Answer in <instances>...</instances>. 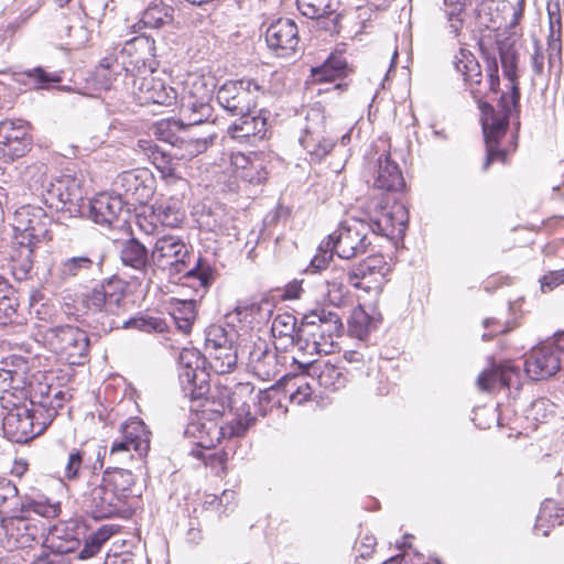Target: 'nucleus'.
<instances>
[{"instance_id":"1","label":"nucleus","mask_w":564,"mask_h":564,"mask_svg":"<svg viewBox=\"0 0 564 564\" xmlns=\"http://www.w3.org/2000/svg\"><path fill=\"white\" fill-rule=\"evenodd\" d=\"M454 66L456 70L464 76V80L468 85L473 97L479 101V109L481 111L480 121L487 150V158L482 170L486 171L492 161L506 160V153L498 149V144L500 139L506 134L510 115L513 110L519 108L520 100L512 104V93L510 95L502 94L499 99L501 110L497 113L490 104L481 101L485 94L482 89L481 67L474 54L466 48H460L459 53L455 56ZM510 90L512 91L511 88Z\"/></svg>"},{"instance_id":"2","label":"nucleus","mask_w":564,"mask_h":564,"mask_svg":"<svg viewBox=\"0 0 564 564\" xmlns=\"http://www.w3.org/2000/svg\"><path fill=\"white\" fill-rule=\"evenodd\" d=\"M50 218L40 206L24 205L13 215L14 237L11 246V270L19 281L25 280L33 268L34 249L46 238Z\"/></svg>"},{"instance_id":"3","label":"nucleus","mask_w":564,"mask_h":564,"mask_svg":"<svg viewBox=\"0 0 564 564\" xmlns=\"http://www.w3.org/2000/svg\"><path fill=\"white\" fill-rule=\"evenodd\" d=\"M6 512L9 517L2 519L0 529L4 538L1 543L9 550L25 549L31 547L34 542L39 543L44 531V528L31 518V513L52 519L59 514L61 505L43 498L25 497L23 503L11 507Z\"/></svg>"},{"instance_id":"4","label":"nucleus","mask_w":564,"mask_h":564,"mask_svg":"<svg viewBox=\"0 0 564 564\" xmlns=\"http://www.w3.org/2000/svg\"><path fill=\"white\" fill-rule=\"evenodd\" d=\"M191 252L184 240L174 235H164L156 238L151 251V262L159 269L170 274L184 273L187 278H195L199 285L208 288L215 281V270L212 265L198 258L192 269L189 265Z\"/></svg>"},{"instance_id":"5","label":"nucleus","mask_w":564,"mask_h":564,"mask_svg":"<svg viewBox=\"0 0 564 564\" xmlns=\"http://www.w3.org/2000/svg\"><path fill=\"white\" fill-rule=\"evenodd\" d=\"M106 454V447L102 448V454L98 451L93 470L83 474V480L76 488L82 510L96 520L124 517L127 513L126 502L106 486L96 471L97 464L99 469L102 468Z\"/></svg>"},{"instance_id":"6","label":"nucleus","mask_w":564,"mask_h":564,"mask_svg":"<svg viewBox=\"0 0 564 564\" xmlns=\"http://www.w3.org/2000/svg\"><path fill=\"white\" fill-rule=\"evenodd\" d=\"M37 393L31 395L26 404L13 408L4 415L2 430L8 440L13 443H26L42 434L56 416V406L50 401L42 402V409L36 408Z\"/></svg>"},{"instance_id":"7","label":"nucleus","mask_w":564,"mask_h":564,"mask_svg":"<svg viewBox=\"0 0 564 564\" xmlns=\"http://www.w3.org/2000/svg\"><path fill=\"white\" fill-rule=\"evenodd\" d=\"M80 303L87 314L95 317L96 328L109 333L119 328L118 317L124 303V294L119 282L105 279L82 294Z\"/></svg>"},{"instance_id":"8","label":"nucleus","mask_w":564,"mask_h":564,"mask_svg":"<svg viewBox=\"0 0 564 564\" xmlns=\"http://www.w3.org/2000/svg\"><path fill=\"white\" fill-rule=\"evenodd\" d=\"M41 341L58 358L69 365H82L87 356L89 338L74 325H57L39 329Z\"/></svg>"},{"instance_id":"9","label":"nucleus","mask_w":564,"mask_h":564,"mask_svg":"<svg viewBox=\"0 0 564 564\" xmlns=\"http://www.w3.org/2000/svg\"><path fill=\"white\" fill-rule=\"evenodd\" d=\"M105 254L94 250L61 259L50 271L46 283L62 288L73 281L95 279L102 273Z\"/></svg>"},{"instance_id":"10","label":"nucleus","mask_w":564,"mask_h":564,"mask_svg":"<svg viewBox=\"0 0 564 564\" xmlns=\"http://www.w3.org/2000/svg\"><path fill=\"white\" fill-rule=\"evenodd\" d=\"M238 332L221 325H209L205 329V351L209 356L210 368L216 373L232 371L241 358L237 346Z\"/></svg>"},{"instance_id":"11","label":"nucleus","mask_w":564,"mask_h":564,"mask_svg":"<svg viewBox=\"0 0 564 564\" xmlns=\"http://www.w3.org/2000/svg\"><path fill=\"white\" fill-rule=\"evenodd\" d=\"M265 88L257 79L243 77L238 80H227L216 94L219 106L231 116L249 115L264 96Z\"/></svg>"},{"instance_id":"12","label":"nucleus","mask_w":564,"mask_h":564,"mask_svg":"<svg viewBox=\"0 0 564 564\" xmlns=\"http://www.w3.org/2000/svg\"><path fill=\"white\" fill-rule=\"evenodd\" d=\"M370 227L360 219H348L328 236L326 248L330 250L329 258L336 253L341 259H351L367 251Z\"/></svg>"},{"instance_id":"13","label":"nucleus","mask_w":564,"mask_h":564,"mask_svg":"<svg viewBox=\"0 0 564 564\" xmlns=\"http://www.w3.org/2000/svg\"><path fill=\"white\" fill-rule=\"evenodd\" d=\"M212 90L204 78L196 77L186 83L178 97L181 123L196 126L208 121L213 116Z\"/></svg>"},{"instance_id":"14","label":"nucleus","mask_w":564,"mask_h":564,"mask_svg":"<svg viewBox=\"0 0 564 564\" xmlns=\"http://www.w3.org/2000/svg\"><path fill=\"white\" fill-rule=\"evenodd\" d=\"M205 358L197 349L185 348L178 357V380L182 393L192 401L209 392V373L204 368Z\"/></svg>"},{"instance_id":"15","label":"nucleus","mask_w":564,"mask_h":564,"mask_svg":"<svg viewBox=\"0 0 564 564\" xmlns=\"http://www.w3.org/2000/svg\"><path fill=\"white\" fill-rule=\"evenodd\" d=\"M256 423V416L247 412L246 416L238 417L225 426H219L213 421L192 422L185 433L198 438L197 444L203 448L215 447L221 438L241 437Z\"/></svg>"},{"instance_id":"16","label":"nucleus","mask_w":564,"mask_h":564,"mask_svg":"<svg viewBox=\"0 0 564 564\" xmlns=\"http://www.w3.org/2000/svg\"><path fill=\"white\" fill-rule=\"evenodd\" d=\"M304 321L310 332H303L304 335L315 340L317 355H329L336 348V338L340 335L343 323L336 312L325 308L316 310L304 315Z\"/></svg>"},{"instance_id":"17","label":"nucleus","mask_w":564,"mask_h":564,"mask_svg":"<svg viewBox=\"0 0 564 564\" xmlns=\"http://www.w3.org/2000/svg\"><path fill=\"white\" fill-rule=\"evenodd\" d=\"M44 202L51 208L67 212L70 216L85 215L84 192L78 181L70 176L50 182Z\"/></svg>"},{"instance_id":"18","label":"nucleus","mask_w":564,"mask_h":564,"mask_svg":"<svg viewBox=\"0 0 564 564\" xmlns=\"http://www.w3.org/2000/svg\"><path fill=\"white\" fill-rule=\"evenodd\" d=\"M155 178L147 169L124 171L113 181L115 192L126 204L145 205L154 194Z\"/></svg>"},{"instance_id":"19","label":"nucleus","mask_w":564,"mask_h":564,"mask_svg":"<svg viewBox=\"0 0 564 564\" xmlns=\"http://www.w3.org/2000/svg\"><path fill=\"white\" fill-rule=\"evenodd\" d=\"M408 219L404 205L394 203L391 206H377L367 225L370 227V232L394 239L404 235Z\"/></svg>"},{"instance_id":"20","label":"nucleus","mask_w":564,"mask_h":564,"mask_svg":"<svg viewBox=\"0 0 564 564\" xmlns=\"http://www.w3.org/2000/svg\"><path fill=\"white\" fill-rule=\"evenodd\" d=\"M561 356L551 344L532 348L524 360V371L534 381L550 379L561 370Z\"/></svg>"},{"instance_id":"21","label":"nucleus","mask_w":564,"mask_h":564,"mask_svg":"<svg viewBox=\"0 0 564 564\" xmlns=\"http://www.w3.org/2000/svg\"><path fill=\"white\" fill-rule=\"evenodd\" d=\"M32 144L30 126L22 120H4L0 122V148L3 156L10 160L24 156Z\"/></svg>"},{"instance_id":"22","label":"nucleus","mask_w":564,"mask_h":564,"mask_svg":"<svg viewBox=\"0 0 564 564\" xmlns=\"http://www.w3.org/2000/svg\"><path fill=\"white\" fill-rule=\"evenodd\" d=\"M265 42L278 57L293 55L300 42L297 25L290 19L272 22L265 31Z\"/></svg>"},{"instance_id":"23","label":"nucleus","mask_w":564,"mask_h":564,"mask_svg":"<svg viewBox=\"0 0 564 564\" xmlns=\"http://www.w3.org/2000/svg\"><path fill=\"white\" fill-rule=\"evenodd\" d=\"M269 111L260 109L258 115L239 116L240 118L228 128V135L241 143L248 145H257L263 141L268 132Z\"/></svg>"},{"instance_id":"24","label":"nucleus","mask_w":564,"mask_h":564,"mask_svg":"<svg viewBox=\"0 0 564 564\" xmlns=\"http://www.w3.org/2000/svg\"><path fill=\"white\" fill-rule=\"evenodd\" d=\"M124 202L117 193H100L85 204V215L94 223L112 227L119 221Z\"/></svg>"},{"instance_id":"25","label":"nucleus","mask_w":564,"mask_h":564,"mask_svg":"<svg viewBox=\"0 0 564 564\" xmlns=\"http://www.w3.org/2000/svg\"><path fill=\"white\" fill-rule=\"evenodd\" d=\"M241 358L246 356L247 365L251 371L262 380L275 377L276 354L270 349L265 340L258 339L250 345L240 348Z\"/></svg>"},{"instance_id":"26","label":"nucleus","mask_w":564,"mask_h":564,"mask_svg":"<svg viewBox=\"0 0 564 564\" xmlns=\"http://www.w3.org/2000/svg\"><path fill=\"white\" fill-rule=\"evenodd\" d=\"M135 95L141 104H158L172 106L177 102L178 94L175 88L167 86L162 79L148 75L137 77L133 82Z\"/></svg>"},{"instance_id":"27","label":"nucleus","mask_w":564,"mask_h":564,"mask_svg":"<svg viewBox=\"0 0 564 564\" xmlns=\"http://www.w3.org/2000/svg\"><path fill=\"white\" fill-rule=\"evenodd\" d=\"M336 137L326 129L323 118L311 123L305 128L301 137V145L310 154L312 161L323 160L334 148Z\"/></svg>"},{"instance_id":"28","label":"nucleus","mask_w":564,"mask_h":564,"mask_svg":"<svg viewBox=\"0 0 564 564\" xmlns=\"http://www.w3.org/2000/svg\"><path fill=\"white\" fill-rule=\"evenodd\" d=\"M477 387L485 392H492L497 388H519L520 369L510 364H502L484 370L477 378Z\"/></svg>"},{"instance_id":"29","label":"nucleus","mask_w":564,"mask_h":564,"mask_svg":"<svg viewBox=\"0 0 564 564\" xmlns=\"http://www.w3.org/2000/svg\"><path fill=\"white\" fill-rule=\"evenodd\" d=\"M404 186L405 182L398 163L391 159L389 152H382L377 159L373 187L384 192H398Z\"/></svg>"},{"instance_id":"30","label":"nucleus","mask_w":564,"mask_h":564,"mask_svg":"<svg viewBox=\"0 0 564 564\" xmlns=\"http://www.w3.org/2000/svg\"><path fill=\"white\" fill-rule=\"evenodd\" d=\"M294 364L302 370H307L317 377L319 386L329 390H338L345 387L346 378L339 367L329 361L317 362L316 360H299L294 358Z\"/></svg>"},{"instance_id":"31","label":"nucleus","mask_w":564,"mask_h":564,"mask_svg":"<svg viewBox=\"0 0 564 564\" xmlns=\"http://www.w3.org/2000/svg\"><path fill=\"white\" fill-rule=\"evenodd\" d=\"M80 546V540L66 523L54 525L46 539L43 542L42 547L54 552L58 555L69 556L70 553L76 552Z\"/></svg>"},{"instance_id":"32","label":"nucleus","mask_w":564,"mask_h":564,"mask_svg":"<svg viewBox=\"0 0 564 564\" xmlns=\"http://www.w3.org/2000/svg\"><path fill=\"white\" fill-rule=\"evenodd\" d=\"M121 437L116 440L123 443L129 449H133L139 456L145 455L150 449V432L140 420L128 421L121 430Z\"/></svg>"},{"instance_id":"33","label":"nucleus","mask_w":564,"mask_h":564,"mask_svg":"<svg viewBox=\"0 0 564 564\" xmlns=\"http://www.w3.org/2000/svg\"><path fill=\"white\" fill-rule=\"evenodd\" d=\"M100 479L127 503V498L135 484V477L131 470L119 466H108Z\"/></svg>"},{"instance_id":"34","label":"nucleus","mask_w":564,"mask_h":564,"mask_svg":"<svg viewBox=\"0 0 564 564\" xmlns=\"http://www.w3.org/2000/svg\"><path fill=\"white\" fill-rule=\"evenodd\" d=\"M152 213L163 226L175 228L185 219L183 204L178 198L169 197L158 200L152 206Z\"/></svg>"},{"instance_id":"35","label":"nucleus","mask_w":564,"mask_h":564,"mask_svg":"<svg viewBox=\"0 0 564 564\" xmlns=\"http://www.w3.org/2000/svg\"><path fill=\"white\" fill-rule=\"evenodd\" d=\"M119 254L123 265L140 272H143L151 261L147 247L135 238L123 241Z\"/></svg>"},{"instance_id":"36","label":"nucleus","mask_w":564,"mask_h":564,"mask_svg":"<svg viewBox=\"0 0 564 564\" xmlns=\"http://www.w3.org/2000/svg\"><path fill=\"white\" fill-rule=\"evenodd\" d=\"M499 56L503 76L511 83L512 104L520 99V88L518 83V61L519 55L512 44L499 43Z\"/></svg>"},{"instance_id":"37","label":"nucleus","mask_w":564,"mask_h":564,"mask_svg":"<svg viewBox=\"0 0 564 564\" xmlns=\"http://www.w3.org/2000/svg\"><path fill=\"white\" fill-rule=\"evenodd\" d=\"M344 360L349 366L346 368V371L352 372L358 377H369L376 369L373 354L362 345L358 349L345 351Z\"/></svg>"},{"instance_id":"38","label":"nucleus","mask_w":564,"mask_h":564,"mask_svg":"<svg viewBox=\"0 0 564 564\" xmlns=\"http://www.w3.org/2000/svg\"><path fill=\"white\" fill-rule=\"evenodd\" d=\"M348 63L341 54H332L321 66L312 68L315 82H333L346 76Z\"/></svg>"},{"instance_id":"39","label":"nucleus","mask_w":564,"mask_h":564,"mask_svg":"<svg viewBox=\"0 0 564 564\" xmlns=\"http://www.w3.org/2000/svg\"><path fill=\"white\" fill-rule=\"evenodd\" d=\"M19 300L14 288L0 278V325H7L18 318Z\"/></svg>"},{"instance_id":"40","label":"nucleus","mask_w":564,"mask_h":564,"mask_svg":"<svg viewBox=\"0 0 564 564\" xmlns=\"http://www.w3.org/2000/svg\"><path fill=\"white\" fill-rule=\"evenodd\" d=\"M171 316L177 329L183 334H189L197 317L196 301H177L172 307Z\"/></svg>"},{"instance_id":"41","label":"nucleus","mask_w":564,"mask_h":564,"mask_svg":"<svg viewBox=\"0 0 564 564\" xmlns=\"http://www.w3.org/2000/svg\"><path fill=\"white\" fill-rule=\"evenodd\" d=\"M347 283L356 289H371V284L383 283L366 260L350 268L346 274Z\"/></svg>"},{"instance_id":"42","label":"nucleus","mask_w":564,"mask_h":564,"mask_svg":"<svg viewBox=\"0 0 564 564\" xmlns=\"http://www.w3.org/2000/svg\"><path fill=\"white\" fill-rule=\"evenodd\" d=\"M174 9L162 2L150 4L142 13L144 26L159 29L173 22Z\"/></svg>"},{"instance_id":"43","label":"nucleus","mask_w":564,"mask_h":564,"mask_svg":"<svg viewBox=\"0 0 564 564\" xmlns=\"http://www.w3.org/2000/svg\"><path fill=\"white\" fill-rule=\"evenodd\" d=\"M444 18L448 22L447 29L451 34L457 37L464 28V0H443L442 8Z\"/></svg>"},{"instance_id":"44","label":"nucleus","mask_w":564,"mask_h":564,"mask_svg":"<svg viewBox=\"0 0 564 564\" xmlns=\"http://www.w3.org/2000/svg\"><path fill=\"white\" fill-rule=\"evenodd\" d=\"M301 13L310 19H319L335 13L338 0H296Z\"/></svg>"},{"instance_id":"45","label":"nucleus","mask_w":564,"mask_h":564,"mask_svg":"<svg viewBox=\"0 0 564 564\" xmlns=\"http://www.w3.org/2000/svg\"><path fill=\"white\" fill-rule=\"evenodd\" d=\"M135 328L144 333H164L167 330V324L160 317L149 315H138L122 323L119 322V328Z\"/></svg>"},{"instance_id":"46","label":"nucleus","mask_w":564,"mask_h":564,"mask_svg":"<svg viewBox=\"0 0 564 564\" xmlns=\"http://www.w3.org/2000/svg\"><path fill=\"white\" fill-rule=\"evenodd\" d=\"M562 524H564V509H558L553 500L545 499L536 518L535 530Z\"/></svg>"},{"instance_id":"47","label":"nucleus","mask_w":564,"mask_h":564,"mask_svg":"<svg viewBox=\"0 0 564 564\" xmlns=\"http://www.w3.org/2000/svg\"><path fill=\"white\" fill-rule=\"evenodd\" d=\"M122 70H128V68H126L122 63H119L117 57L107 56L100 61L96 69V75L104 80L106 87H109Z\"/></svg>"},{"instance_id":"48","label":"nucleus","mask_w":564,"mask_h":564,"mask_svg":"<svg viewBox=\"0 0 564 564\" xmlns=\"http://www.w3.org/2000/svg\"><path fill=\"white\" fill-rule=\"evenodd\" d=\"M214 138L213 137H205V138H198V139H183L181 138V141L178 142V145L176 149L180 152H176L175 155H180L181 158H184L186 155L188 156H196L200 153H204L208 147L213 143Z\"/></svg>"},{"instance_id":"49","label":"nucleus","mask_w":564,"mask_h":564,"mask_svg":"<svg viewBox=\"0 0 564 564\" xmlns=\"http://www.w3.org/2000/svg\"><path fill=\"white\" fill-rule=\"evenodd\" d=\"M24 498L18 496V488L15 485L8 479H0V514L6 513L11 507H18L19 503H23Z\"/></svg>"},{"instance_id":"50","label":"nucleus","mask_w":564,"mask_h":564,"mask_svg":"<svg viewBox=\"0 0 564 564\" xmlns=\"http://www.w3.org/2000/svg\"><path fill=\"white\" fill-rule=\"evenodd\" d=\"M310 326L306 325V322L303 319L301 326L296 330V335L293 338L294 346L297 348L300 354L299 360H305V356L317 355V346L315 340L311 337L304 335L303 332H310ZM297 359V357H295Z\"/></svg>"},{"instance_id":"51","label":"nucleus","mask_w":564,"mask_h":564,"mask_svg":"<svg viewBox=\"0 0 564 564\" xmlns=\"http://www.w3.org/2000/svg\"><path fill=\"white\" fill-rule=\"evenodd\" d=\"M183 126L184 124L181 123V120L161 121L155 124L153 133L159 140L176 148L181 141V137L176 134V131Z\"/></svg>"},{"instance_id":"52","label":"nucleus","mask_w":564,"mask_h":564,"mask_svg":"<svg viewBox=\"0 0 564 564\" xmlns=\"http://www.w3.org/2000/svg\"><path fill=\"white\" fill-rule=\"evenodd\" d=\"M20 364L23 367L21 371L18 369H1L0 379L4 384H7L8 389L20 391L21 394H24L28 386L26 377L24 373L26 366L23 360H20Z\"/></svg>"},{"instance_id":"53","label":"nucleus","mask_w":564,"mask_h":564,"mask_svg":"<svg viewBox=\"0 0 564 564\" xmlns=\"http://www.w3.org/2000/svg\"><path fill=\"white\" fill-rule=\"evenodd\" d=\"M85 452L78 448H73L68 454L67 462L64 468V478L68 481H77V485L83 480L80 471L83 469Z\"/></svg>"},{"instance_id":"54","label":"nucleus","mask_w":564,"mask_h":564,"mask_svg":"<svg viewBox=\"0 0 564 564\" xmlns=\"http://www.w3.org/2000/svg\"><path fill=\"white\" fill-rule=\"evenodd\" d=\"M272 333L280 337H292L296 335V318L289 313L278 314L271 326Z\"/></svg>"},{"instance_id":"55","label":"nucleus","mask_w":564,"mask_h":564,"mask_svg":"<svg viewBox=\"0 0 564 564\" xmlns=\"http://www.w3.org/2000/svg\"><path fill=\"white\" fill-rule=\"evenodd\" d=\"M547 59L549 68L561 70L562 67V41L561 31L557 34L555 30L550 31L547 39Z\"/></svg>"},{"instance_id":"56","label":"nucleus","mask_w":564,"mask_h":564,"mask_svg":"<svg viewBox=\"0 0 564 564\" xmlns=\"http://www.w3.org/2000/svg\"><path fill=\"white\" fill-rule=\"evenodd\" d=\"M68 395L67 392L61 390V389H57V388H52L51 386H40L39 387V400H36V408H41L42 409V402L44 401H50L52 402V404H54V406H56V411L63 406V401L66 399V397Z\"/></svg>"},{"instance_id":"57","label":"nucleus","mask_w":564,"mask_h":564,"mask_svg":"<svg viewBox=\"0 0 564 564\" xmlns=\"http://www.w3.org/2000/svg\"><path fill=\"white\" fill-rule=\"evenodd\" d=\"M25 75L33 79L34 85L39 89L48 88L52 84H57L62 80L59 75L45 72L42 67H35L25 72Z\"/></svg>"},{"instance_id":"58","label":"nucleus","mask_w":564,"mask_h":564,"mask_svg":"<svg viewBox=\"0 0 564 564\" xmlns=\"http://www.w3.org/2000/svg\"><path fill=\"white\" fill-rule=\"evenodd\" d=\"M372 328V321L369 315L364 311L354 314L352 322L350 325L351 333L359 339L368 337Z\"/></svg>"},{"instance_id":"59","label":"nucleus","mask_w":564,"mask_h":564,"mask_svg":"<svg viewBox=\"0 0 564 564\" xmlns=\"http://www.w3.org/2000/svg\"><path fill=\"white\" fill-rule=\"evenodd\" d=\"M131 452L132 451L126 447L123 443H118L117 441H115L108 453V459L109 463L111 464L110 466H117L118 464L130 460L133 457Z\"/></svg>"},{"instance_id":"60","label":"nucleus","mask_w":564,"mask_h":564,"mask_svg":"<svg viewBox=\"0 0 564 564\" xmlns=\"http://www.w3.org/2000/svg\"><path fill=\"white\" fill-rule=\"evenodd\" d=\"M238 177L248 183L259 184L267 178V171L262 167L260 162L253 161L248 170L239 172Z\"/></svg>"},{"instance_id":"61","label":"nucleus","mask_w":564,"mask_h":564,"mask_svg":"<svg viewBox=\"0 0 564 564\" xmlns=\"http://www.w3.org/2000/svg\"><path fill=\"white\" fill-rule=\"evenodd\" d=\"M32 564H72V560L66 555H58L45 549L34 555Z\"/></svg>"},{"instance_id":"62","label":"nucleus","mask_w":564,"mask_h":564,"mask_svg":"<svg viewBox=\"0 0 564 564\" xmlns=\"http://www.w3.org/2000/svg\"><path fill=\"white\" fill-rule=\"evenodd\" d=\"M564 283V269L551 271L541 279L542 292H549Z\"/></svg>"},{"instance_id":"63","label":"nucleus","mask_w":564,"mask_h":564,"mask_svg":"<svg viewBox=\"0 0 564 564\" xmlns=\"http://www.w3.org/2000/svg\"><path fill=\"white\" fill-rule=\"evenodd\" d=\"M487 67V77H488V87L492 93H497L499 88V69H498V62L497 58L494 57H487L486 58Z\"/></svg>"},{"instance_id":"64","label":"nucleus","mask_w":564,"mask_h":564,"mask_svg":"<svg viewBox=\"0 0 564 564\" xmlns=\"http://www.w3.org/2000/svg\"><path fill=\"white\" fill-rule=\"evenodd\" d=\"M258 310V306L253 303L240 302L235 307L234 312L227 314V318L234 321L235 318L239 322L246 321L249 316Z\"/></svg>"}]
</instances>
